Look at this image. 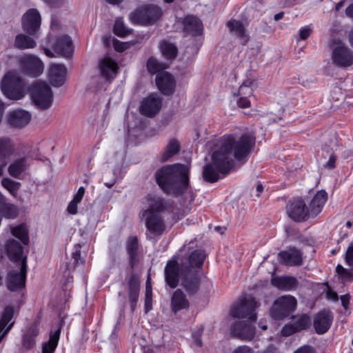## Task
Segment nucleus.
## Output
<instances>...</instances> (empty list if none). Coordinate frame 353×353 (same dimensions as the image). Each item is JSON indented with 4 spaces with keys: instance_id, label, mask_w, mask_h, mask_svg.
<instances>
[{
    "instance_id": "obj_5",
    "label": "nucleus",
    "mask_w": 353,
    "mask_h": 353,
    "mask_svg": "<svg viewBox=\"0 0 353 353\" xmlns=\"http://www.w3.org/2000/svg\"><path fill=\"white\" fill-rule=\"evenodd\" d=\"M30 94L33 104L40 110H48L52 105L53 92L50 85L44 81H35L30 88Z\"/></svg>"
},
{
    "instance_id": "obj_45",
    "label": "nucleus",
    "mask_w": 353,
    "mask_h": 353,
    "mask_svg": "<svg viewBox=\"0 0 353 353\" xmlns=\"http://www.w3.org/2000/svg\"><path fill=\"white\" fill-rule=\"evenodd\" d=\"M160 49L162 54L167 58L172 59L176 55L177 49L172 43L163 41L160 45Z\"/></svg>"
},
{
    "instance_id": "obj_43",
    "label": "nucleus",
    "mask_w": 353,
    "mask_h": 353,
    "mask_svg": "<svg viewBox=\"0 0 353 353\" xmlns=\"http://www.w3.org/2000/svg\"><path fill=\"white\" fill-rule=\"evenodd\" d=\"M254 81L247 79L243 82L239 88L238 95L239 97H250L253 93Z\"/></svg>"
},
{
    "instance_id": "obj_31",
    "label": "nucleus",
    "mask_w": 353,
    "mask_h": 353,
    "mask_svg": "<svg viewBox=\"0 0 353 353\" xmlns=\"http://www.w3.org/2000/svg\"><path fill=\"white\" fill-rule=\"evenodd\" d=\"M227 26L230 32L240 39L243 43L249 40V36L246 32L245 26L240 21L232 19L227 23Z\"/></svg>"
},
{
    "instance_id": "obj_13",
    "label": "nucleus",
    "mask_w": 353,
    "mask_h": 353,
    "mask_svg": "<svg viewBox=\"0 0 353 353\" xmlns=\"http://www.w3.org/2000/svg\"><path fill=\"white\" fill-rule=\"evenodd\" d=\"M205 259V254L201 250L190 252L186 257L180 260L181 271H200Z\"/></svg>"
},
{
    "instance_id": "obj_4",
    "label": "nucleus",
    "mask_w": 353,
    "mask_h": 353,
    "mask_svg": "<svg viewBox=\"0 0 353 353\" xmlns=\"http://www.w3.org/2000/svg\"><path fill=\"white\" fill-rule=\"evenodd\" d=\"M1 89L3 94L11 100L21 99L26 94L25 83L14 70L8 71L4 75L1 81Z\"/></svg>"
},
{
    "instance_id": "obj_54",
    "label": "nucleus",
    "mask_w": 353,
    "mask_h": 353,
    "mask_svg": "<svg viewBox=\"0 0 353 353\" xmlns=\"http://www.w3.org/2000/svg\"><path fill=\"white\" fill-rule=\"evenodd\" d=\"M296 332L298 331L295 330V327L292 323L285 325L281 330L282 334L285 336H290Z\"/></svg>"
},
{
    "instance_id": "obj_39",
    "label": "nucleus",
    "mask_w": 353,
    "mask_h": 353,
    "mask_svg": "<svg viewBox=\"0 0 353 353\" xmlns=\"http://www.w3.org/2000/svg\"><path fill=\"white\" fill-rule=\"evenodd\" d=\"M85 194V188L80 187L74 194L73 199L69 203L67 211L70 214H76L78 210V203L81 202Z\"/></svg>"
},
{
    "instance_id": "obj_48",
    "label": "nucleus",
    "mask_w": 353,
    "mask_h": 353,
    "mask_svg": "<svg viewBox=\"0 0 353 353\" xmlns=\"http://www.w3.org/2000/svg\"><path fill=\"white\" fill-rule=\"evenodd\" d=\"M152 285L148 283L145 286V310L146 313H148L150 310H152Z\"/></svg>"
},
{
    "instance_id": "obj_64",
    "label": "nucleus",
    "mask_w": 353,
    "mask_h": 353,
    "mask_svg": "<svg viewBox=\"0 0 353 353\" xmlns=\"http://www.w3.org/2000/svg\"><path fill=\"white\" fill-rule=\"evenodd\" d=\"M345 14L348 17L353 18V3L345 9Z\"/></svg>"
},
{
    "instance_id": "obj_57",
    "label": "nucleus",
    "mask_w": 353,
    "mask_h": 353,
    "mask_svg": "<svg viewBox=\"0 0 353 353\" xmlns=\"http://www.w3.org/2000/svg\"><path fill=\"white\" fill-rule=\"evenodd\" d=\"M237 104L240 108H245L250 107V101L248 99V97H240Z\"/></svg>"
},
{
    "instance_id": "obj_22",
    "label": "nucleus",
    "mask_w": 353,
    "mask_h": 353,
    "mask_svg": "<svg viewBox=\"0 0 353 353\" xmlns=\"http://www.w3.org/2000/svg\"><path fill=\"white\" fill-rule=\"evenodd\" d=\"M302 252L295 248H290L287 250L279 253L280 263L290 266H298L303 263Z\"/></svg>"
},
{
    "instance_id": "obj_11",
    "label": "nucleus",
    "mask_w": 353,
    "mask_h": 353,
    "mask_svg": "<svg viewBox=\"0 0 353 353\" xmlns=\"http://www.w3.org/2000/svg\"><path fill=\"white\" fill-rule=\"evenodd\" d=\"M286 212L290 219L297 222L303 221L311 216L310 209L301 199L290 201L286 206Z\"/></svg>"
},
{
    "instance_id": "obj_28",
    "label": "nucleus",
    "mask_w": 353,
    "mask_h": 353,
    "mask_svg": "<svg viewBox=\"0 0 353 353\" xmlns=\"http://www.w3.org/2000/svg\"><path fill=\"white\" fill-rule=\"evenodd\" d=\"M272 284L281 290L290 291L297 288L299 282L293 276H280L273 278Z\"/></svg>"
},
{
    "instance_id": "obj_36",
    "label": "nucleus",
    "mask_w": 353,
    "mask_h": 353,
    "mask_svg": "<svg viewBox=\"0 0 353 353\" xmlns=\"http://www.w3.org/2000/svg\"><path fill=\"white\" fill-rule=\"evenodd\" d=\"M138 239L136 236H130L127 241V252L130 256V263L133 268L138 261L137 250H138Z\"/></svg>"
},
{
    "instance_id": "obj_6",
    "label": "nucleus",
    "mask_w": 353,
    "mask_h": 353,
    "mask_svg": "<svg viewBox=\"0 0 353 353\" xmlns=\"http://www.w3.org/2000/svg\"><path fill=\"white\" fill-rule=\"evenodd\" d=\"M330 48L331 61L334 66L345 68L353 65V50L343 42L334 39Z\"/></svg>"
},
{
    "instance_id": "obj_59",
    "label": "nucleus",
    "mask_w": 353,
    "mask_h": 353,
    "mask_svg": "<svg viewBox=\"0 0 353 353\" xmlns=\"http://www.w3.org/2000/svg\"><path fill=\"white\" fill-rule=\"evenodd\" d=\"M294 353H314V350L310 345H304L299 347Z\"/></svg>"
},
{
    "instance_id": "obj_1",
    "label": "nucleus",
    "mask_w": 353,
    "mask_h": 353,
    "mask_svg": "<svg viewBox=\"0 0 353 353\" xmlns=\"http://www.w3.org/2000/svg\"><path fill=\"white\" fill-rule=\"evenodd\" d=\"M255 136L245 134L239 137L225 136L221 140L220 148L212 156V163L206 165L203 176L208 182L214 183L227 174L233 165V159L245 161L255 145Z\"/></svg>"
},
{
    "instance_id": "obj_8",
    "label": "nucleus",
    "mask_w": 353,
    "mask_h": 353,
    "mask_svg": "<svg viewBox=\"0 0 353 353\" xmlns=\"http://www.w3.org/2000/svg\"><path fill=\"white\" fill-rule=\"evenodd\" d=\"M258 306V303L252 296H245L233 305L230 314L234 318H248V320L256 321L255 309Z\"/></svg>"
},
{
    "instance_id": "obj_25",
    "label": "nucleus",
    "mask_w": 353,
    "mask_h": 353,
    "mask_svg": "<svg viewBox=\"0 0 353 353\" xmlns=\"http://www.w3.org/2000/svg\"><path fill=\"white\" fill-rule=\"evenodd\" d=\"M140 283L138 277L132 274L128 281V299L130 303L131 310H135L137 303L139 299Z\"/></svg>"
},
{
    "instance_id": "obj_30",
    "label": "nucleus",
    "mask_w": 353,
    "mask_h": 353,
    "mask_svg": "<svg viewBox=\"0 0 353 353\" xmlns=\"http://www.w3.org/2000/svg\"><path fill=\"white\" fill-rule=\"evenodd\" d=\"M189 307V301L183 292L178 289L174 293L171 299V307L173 312L175 314L183 309H187Z\"/></svg>"
},
{
    "instance_id": "obj_3",
    "label": "nucleus",
    "mask_w": 353,
    "mask_h": 353,
    "mask_svg": "<svg viewBox=\"0 0 353 353\" xmlns=\"http://www.w3.org/2000/svg\"><path fill=\"white\" fill-rule=\"evenodd\" d=\"M146 200L148 208L143 210L140 216L144 220L149 232L154 235H161L165 229L161 214L168 209V203L164 199L155 195H148Z\"/></svg>"
},
{
    "instance_id": "obj_2",
    "label": "nucleus",
    "mask_w": 353,
    "mask_h": 353,
    "mask_svg": "<svg viewBox=\"0 0 353 353\" xmlns=\"http://www.w3.org/2000/svg\"><path fill=\"white\" fill-rule=\"evenodd\" d=\"M190 168L182 164L165 165L155 174L156 181L167 194L181 195L188 187Z\"/></svg>"
},
{
    "instance_id": "obj_23",
    "label": "nucleus",
    "mask_w": 353,
    "mask_h": 353,
    "mask_svg": "<svg viewBox=\"0 0 353 353\" xmlns=\"http://www.w3.org/2000/svg\"><path fill=\"white\" fill-rule=\"evenodd\" d=\"M183 275L182 285L189 293H195L199 287L201 273L200 271H181Z\"/></svg>"
},
{
    "instance_id": "obj_51",
    "label": "nucleus",
    "mask_w": 353,
    "mask_h": 353,
    "mask_svg": "<svg viewBox=\"0 0 353 353\" xmlns=\"http://www.w3.org/2000/svg\"><path fill=\"white\" fill-rule=\"evenodd\" d=\"M312 32V28L310 26H305L302 27L299 32V39L300 40H305L307 39L311 34Z\"/></svg>"
},
{
    "instance_id": "obj_26",
    "label": "nucleus",
    "mask_w": 353,
    "mask_h": 353,
    "mask_svg": "<svg viewBox=\"0 0 353 353\" xmlns=\"http://www.w3.org/2000/svg\"><path fill=\"white\" fill-rule=\"evenodd\" d=\"M6 249L9 259L17 265H19L24 257L22 256L23 248L21 244L16 240L9 239L6 243Z\"/></svg>"
},
{
    "instance_id": "obj_42",
    "label": "nucleus",
    "mask_w": 353,
    "mask_h": 353,
    "mask_svg": "<svg viewBox=\"0 0 353 353\" xmlns=\"http://www.w3.org/2000/svg\"><path fill=\"white\" fill-rule=\"evenodd\" d=\"M14 315L12 307H6L0 319V334L5 329L6 326L12 321Z\"/></svg>"
},
{
    "instance_id": "obj_56",
    "label": "nucleus",
    "mask_w": 353,
    "mask_h": 353,
    "mask_svg": "<svg viewBox=\"0 0 353 353\" xmlns=\"http://www.w3.org/2000/svg\"><path fill=\"white\" fill-rule=\"evenodd\" d=\"M114 47L117 51L123 52L129 47V43L115 40L114 41Z\"/></svg>"
},
{
    "instance_id": "obj_49",
    "label": "nucleus",
    "mask_w": 353,
    "mask_h": 353,
    "mask_svg": "<svg viewBox=\"0 0 353 353\" xmlns=\"http://www.w3.org/2000/svg\"><path fill=\"white\" fill-rule=\"evenodd\" d=\"M146 66L148 70L151 74H158L159 72L163 71L161 64H160L158 61L153 57L148 59Z\"/></svg>"
},
{
    "instance_id": "obj_18",
    "label": "nucleus",
    "mask_w": 353,
    "mask_h": 353,
    "mask_svg": "<svg viewBox=\"0 0 353 353\" xmlns=\"http://www.w3.org/2000/svg\"><path fill=\"white\" fill-rule=\"evenodd\" d=\"M254 321H255L248 320L236 322L232 327V334L241 339H252L255 334V327L253 325Z\"/></svg>"
},
{
    "instance_id": "obj_47",
    "label": "nucleus",
    "mask_w": 353,
    "mask_h": 353,
    "mask_svg": "<svg viewBox=\"0 0 353 353\" xmlns=\"http://www.w3.org/2000/svg\"><path fill=\"white\" fill-rule=\"evenodd\" d=\"M1 185L10 194L14 195L19 189L21 183L19 182L14 181L9 178H3L1 180Z\"/></svg>"
},
{
    "instance_id": "obj_14",
    "label": "nucleus",
    "mask_w": 353,
    "mask_h": 353,
    "mask_svg": "<svg viewBox=\"0 0 353 353\" xmlns=\"http://www.w3.org/2000/svg\"><path fill=\"white\" fill-rule=\"evenodd\" d=\"M161 105L160 97L156 94H152L141 101L140 112L147 117H153L160 111Z\"/></svg>"
},
{
    "instance_id": "obj_44",
    "label": "nucleus",
    "mask_w": 353,
    "mask_h": 353,
    "mask_svg": "<svg viewBox=\"0 0 353 353\" xmlns=\"http://www.w3.org/2000/svg\"><path fill=\"white\" fill-rule=\"evenodd\" d=\"M114 32L118 37H124L131 33V30L125 26L122 19L118 18L114 23Z\"/></svg>"
},
{
    "instance_id": "obj_40",
    "label": "nucleus",
    "mask_w": 353,
    "mask_h": 353,
    "mask_svg": "<svg viewBox=\"0 0 353 353\" xmlns=\"http://www.w3.org/2000/svg\"><path fill=\"white\" fill-rule=\"evenodd\" d=\"M11 233L14 236L18 238L23 244L27 245L28 243V230L25 225L11 228Z\"/></svg>"
},
{
    "instance_id": "obj_61",
    "label": "nucleus",
    "mask_w": 353,
    "mask_h": 353,
    "mask_svg": "<svg viewBox=\"0 0 353 353\" xmlns=\"http://www.w3.org/2000/svg\"><path fill=\"white\" fill-rule=\"evenodd\" d=\"M341 301L342 305L346 310L348 307V304L350 301V296L348 294H345L341 296Z\"/></svg>"
},
{
    "instance_id": "obj_33",
    "label": "nucleus",
    "mask_w": 353,
    "mask_h": 353,
    "mask_svg": "<svg viewBox=\"0 0 353 353\" xmlns=\"http://www.w3.org/2000/svg\"><path fill=\"white\" fill-rule=\"evenodd\" d=\"M28 166L26 157H21L14 160L9 165L8 172L11 176L20 179V176L26 171Z\"/></svg>"
},
{
    "instance_id": "obj_27",
    "label": "nucleus",
    "mask_w": 353,
    "mask_h": 353,
    "mask_svg": "<svg viewBox=\"0 0 353 353\" xmlns=\"http://www.w3.org/2000/svg\"><path fill=\"white\" fill-rule=\"evenodd\" d=\"M99 69L101 75L106 79H112L118 70L116 61L109 57L103 58L99 63Z\"/></svg>"
},
{
    "instance_id": "obj_7",
    "label": "nucleus",
    "mask_w": 353,
    "mask_h": 353,
    "mask_svg": "<svg viewBox=\"0 0 353 353\" xmlns=\"http://www.w3.org/2000/svg\"><path fill=\"white\" fill-rule=\"evenodd\" d=\"M297 305L296 299L290 294L277 298L271 309L270 315L274 319H283L293 312Z\"/></svg>"
},
{
    "instance_id": "obj_38",
    "label": "nucleus",
    "mask_w": 353,
    "mask_h": 353,
    "mask_svg": "<svg viewBox=\"0 0 353 353\" xmlns=\"http://www.w3.org/2000/svg\"><path fill=\"white\" fill-rule=\"evenodd\" d=\"M60 329L51 333L48 342L45 343L42 347V353H53L57 346L59 339Z\"/></svg>"
},
{
    "instance_id": "obj_21",
    "label": "nucleus",
    "mask_w": 353,
    "mask_h": 353,
    "mask_svg": "<svg viewBox=\"0 0 353 353\" xmlns=\"http://www.w3.org/2000/svg\"><path fill=\"white\" fill-rule=\"evenodd\" d=\"M164 274L167 284L172 288H176L179 281V266L176 256L167 263Z\"/></svg>"
},
{
    "instance_id": "obj_32",
    "label": "nucleus",
    "mask_w": 353,
    "mask_h": 353,
    "mask_svg": "<svg viewBox=\"0 0 353 353\" xmlns=\"http://www.w3.org/2000/svg\"><path fill=\"white\" fill-rule=\"evenodd\" d=\"M183 23V30L188 33L198 34H200L203 29L201 21L194 16L189 15L185 17Z\"/></svg>"
},
{
    "instance_id": "obj_10",
    "label": "nucleus",
    "mask_w": 353,
    "mask_h": 353,
    "mask_svg": "<svg viewBox=\"0 0 353 353\" xmlns=\"http://www.w3.org/2000/svg\"><path fill=\"white\" fill-rule=\"evenodd\" d=\"M163 14L160 8L150 5L141 8L132 12L130 19L133 23L151 24L159 19Z\"/></svg>"
},
{
    "instance_id": "obj_20",
    "label": "nucleus",
    "mask_w": 353,
    "mask_h": 353,
    "mask_svg": "<svg viewBox=\"0 0 353 353\" xmlns=\"http://www.w3.org/2000/svg\"><path fill=\"white\" fill-rule=\"evenodd\" d=\"M156 84L159 90L166 95L172 94L175 88L174 77L170 72L165 70L159 72L157 74Z\"/></svg>"
},
{
    "instance_id": "obj_62",
    "label": "nucleus",
    "mask_w": 353,
    "mask_h": 353,
    "mask_svg": "<svg viewBox=\"0 0 353 353\" xmlns=\"http://www.w3.org/2000/svg\"><path fill=\"white\" fill-rule=\"evenodd\" d=\"M39 330L37 329V327L36 325H32L30 329L28 330V332L26 334H29L32 336V337H35L38 335Z\"/></svg>"
},
{
    "instance_id": "obj_41",
    "label": "nucleus",
    "mask_w": 353,
    "mask_h": 353,
    "mask_svg": "<svg viewBox=\"0 0 353 353\" xmlns=\"http://www.w3.org/2000/svg\"><path fill=\"white\" fill-rule=\"evenodd\" d=\"M310 317L306 314L299 315L293 317L292 324L297 331L305 329L310 324Z\"/></svg>"
},
{
    "instance_id": "obj_17",
    "label": "nucleus",
    "mask_w": 353,
    "mask_h": 353,
    "mask_svg": "<svg viewBox=\"0 0 353 353\" xmlns=\"http://www.w3.org/2000/svg\"><path fill=\"white\" fill-rule=\"evenodd\" d=\"M334 319L333 314L328 310H323L315 314L313 325L316 332L323 334L330 328Z\"/></svg>"
},
{
    "instance_id": "obj_29",
    "label": "nucleus",
    "mask_w": 353,
    "mask_h": 353,
    "mask_svg": "<svg viewBox=\"0 0 353 353\" xmlns=\"http://www.w3.org/2000/svg\"><path fill=\"white\" fill-rule=\"evenodd\" d=\"M327 199V194L325 191L320 190L316 192L310 204L311 216H315L322 210Z\"/></svg>"
},
{
    "instance_id": "obj_63",
    "label": "nucleus",
    "mask_w": 353,
    "mask_h": 353,
    "mask_svg": "<svg viewBox=\"0 0 353 353\" xmlns=\"http://www.w3.org/2000/svg\"><path fill=\"white\" fill-rule=\"evenodd\" d=\"M48 3H49L52 6H60L63 2H64L65 0H45Z\"/></svg>"
},
{
    "instance_id": "obj_60",
    "label": "nucleus",
    "mask_w": 353,
    "mask_h": 353,
    "mask_svg": "<svg viewBox=\"0 0 353 353\" xmlns=\"http://www.w3.org/2000/svg\"><path fill=\"white\" fill-rule=\"evenodd\" d=\"M336 159V158L334 155H331L328 161L324 165V167L329 170L333 169L335 167Z\"/></svg>"
},
{
    "instance_id": "obj_9",
    "label": "nucleus",
    "mask_w": 353,
    "mask_h": 353,
    "mask_svg": "<svg viewBox=\"0 0 353 353\" xmlns=\"http://www.w3.org/2000/svg\"><path fill=\"white\" fill-rule=\"evenodd\" d=\"M27 273V257L23 258L16 269L10 270L6 276V285L10 291H17L25 288Z\"/></svg>"
},
{
    "instance_id": "obj_15",
    "label": "nucleus",
    "mask_w": 353,
    "mask_h": 353,
    "mask_svg": "<svg viewBox=\"0 0 353 353\" xmlns=\"http://www.w3.org/2000/svg\"><path fill=\"white\" fill-rule=\"evenodd\" d=\"M32 114L30 112L23 109H16L7 114L8 124L16 129H21L26 126L30 121Z\"/></svg>"
},
{
    "instance_id": "obj_24",
    "label": "nucleus",
    "mask_w": 353,
    "mask_h": 353,
    "mask_svg": "<svg viewBox=\"0 0 353 353\" xmlns=\"http://www.w3.org/2000/svg\"><path fill=\"white\" fill-rule=\"evenodd\" d=\"M53 49L56 53L63 57L71 56L73 48L70 37L67 35L58 37L53 45Z\"/></svg>"
},
{
    "instance_id": "obj_50",
    "label": "nucleus",
    "mask_w": 353,
    "mask_h": 353,
    "mask_svg": "<svg viewBox=\"0 0 353 353\" xmlns=\"http://www.w3.org/2000/svg\"><path fill=\"white\" fill-rule=\"evenodd\" d=\"M336 270L343 281L348 282L353 281V272L345 269L341 265H338Z\"/></svg>"
},
{
    "instance_id": "obj_19",
    "label": "nucleus",
    "mask_w": 353,
    "mask_h": 353,
    "mask_svg": "<svg viewBox=\"0 0 353 353\" xmlns=\"http://www.w3.org/2000/svg\"><path fill=\"white\" fill-rule=\"evenodd\" d=\"M67 68L63 64L53 63L48 68V80L54 87H61L66 81Z\"/></svg>"
},
{
    "instance_id": "obj_58",
    "label": "nucleus",
    "mask_w": 353,
    "mask_h": 353,
    "mask_svg": "<svg viewBox=\"0 0 353 353\" xmlns=\"http://www.w3.org/2000/svg\"><path fill=\"white\" fill-rule=\"evenodd\" d=\"M232 353H254V352L250 347L242 345L234 349Z\"/></svg>"
},
{
    "instance_id": "obj_16",
    "label": "nucleus",
    "mask_w": 353,
    "mask_h": 353,
    "mask_svg": "<svg viewBox=\"0 0 353 353\" xmlns=\"http://www.w3.org/2000/svg\"><path fill=\"white\" fill-rule=\"evenodd\" d=\"M41 26V16L36 9L28 10L22 17V28L29 34H34Z\"/></svg>"
},
{
    "instance_id": "obj_37",
    "label": "nucleus",
    "mask_w": 353,
    "mask_h": 353,
    "mask_svg": "<svg viewBox=\"0 0 353 353\" xmlns=\"http://www.w3.org/2000/svg\"><path fill=\"white\" fill-rule=\"evenodd\" d=\"M14 45L18 49L24 50L34 48L36 47L37 43L29 36L24 34H19L15 37Z\"/></svg>"
},
{
    "instance_id": "obj_34",
    "label": "nucleus",
    "mask_w": 353,
    "mask_h": 353,
    "mask_svg": "<svg viewBox=\"0 0 353 353\" xmlns=\"http://www.w3.org/2000/svg\"><path fill=\"white\" fill-rule=\"evenodd\" d=\"M14 152V144L9 137L0 138V163L6 162V159Z\"/></svg>"
},
{
    "instance_id": "obj_12",
    "label": "nucleus",
    "mask_w": 353,
    "mask_h": 353,
    "mask_svg": "<svg viewBox=\"0 0 353 353\" xmlns=\"http://www.w3.org/2000/svg\"><path fill=\"white\" fill-rule=\"evenodd\" d=\"M20 65L23 72L32 77L40 76L43 71V63L37 57L32 54L21 57Z\"/></svg>"
},
{
    "instance_id": "obj_52",
    "label": "nucleus",
    "mask_w": 353,
    "mask_h": 353,
    "mask_svg": "<svg viewBox=\"0 0 353 353\" xmlns=\"http://www.w3.org/2000/svg\"><path fill=\"white\" fill-rule=\"evenodd\" d=\"M34 338L29 334H25L23 340V346L26 349H31L35 345Z\"/></svg>"
},
{
    "instance_id": "obj_55",
    "label": "nucleus",
    "mask_w": 353,
    "mask_h": 353,
    "mask_svg": "<svg viewBox=\"0 0 353 353\" xmlns=\"http://www.w3.org/2000/svg\"><path fill=\"white\" fill-rule=\"evenodd\" d=\"M345 262L353 269V245L348 247L345 253Z\"/></svg>"
},
{
    "instance_id": "obj_35",
    "label": "nucleus",
    "mask_w": 353,
    "mask_h": 353,
    "mask_svg": "<svg viewBox=\"0 0 353 353\" xmlns=\"http://www.w3.org/2000/svg\"><path fill=\"white\" fill-rule=\"evenodd\" d=\"M181 148L180 143L175 139H170L161 155V161L165 162L168 161L172 157L176 154Z\"/></svg>"
},
{
    "instance_id": "obj_46",
    "label": "nucleus",
    "mask_w": 353,
    "mask_h": 353,
    "mask_svg": "<svg viewBox=\"0 0 353 353\" xmlns=\"http://www.w3.org/2000/svg\"><path fill=\"white\" fill-rule=\"evenodd\" d=\"M17 210L14 205L6 203L0 208V216H3L7 219H14L17 216Z\"/></svg>"
},
{
    "instance_id": "obj_53",
    "label": "nucleus",
    "mask_w": 353,
    "mask_h": 353,
    "mask_svg": "<svg viewBox=\"0 0 353 353\" xmlns=\"http://www.w3.org/2000/svg\"><path fill=\"white\" fill-rule=\"evenodd\" d=\"M72 259L74 260V263L75 265H77L80 263H83V261L81 258V250L79 245H75V250L72 254Z\"/></svg>"
}]
</instances>
